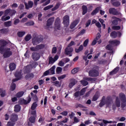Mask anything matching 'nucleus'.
Wrapping results in <instances>:
<instances>
[{"label": "nucleus", "instance_id": "f704fd0d", "mask_svg": "<svg viewBox=\"0 0 126 126\" xmlns=\"http://www.w3.org/2000/svg\"><path fill=\"white\" fill-rule=\"evenodd\" d=\"M32 38V36L30 34H28L25 36V40L26 41V42H28V41L31 40Z\"/></svg>", "mask_w": 126, "mask_h": 126}, {"label": "nucleus", "instance_id": "9b49d317", "mask_svg": "<svg viewBox=\"0 0 126 126\" xmlns=\"http://www.w3.org/2000/svg\"><path fill=\"white\" fill-rule=\"evenodd\" d=\"M87 81H92L93 80V79L91 78H87V77H85L84 78L83 80L81 81V83H82V85L84 86H86V85H88V82Z\"/></svg>", "mask_w": 126, "mask_h": 126}, {"label": "nucleus", "instance_id": "dca6fc26", "mask_svg": "<svg viewBox=\"0 0 126 126\" xmlns=\"http://www.w3.org/2000/svg\"><path fill=\"white\" fill-rule=\"evenodd\" d=\"M55 21V18H51L47 21V28H51L52 27V24H53V22Z\"/></svg>", "mask_w": 126, "mask_h": 126}, {"label": "nucleus", "instance_id": "f257e3e1", "mask_svg": "<svg viewBox=\"0 0 126 126\" xmlns=\"http://www.w3.org/2000/svg\"><path fill=\"white\" fill-rule=\"evenodd\" d=\"M120 100H122V108L126 107V95H125V94L121 93L119 94V97L116 98V100L115 102L112 105V108L113 109V110H115V109H117V108L121 107V102L120 101Z\"/></svg>", "mask_w": 126, "mask_h": 126}, {"label": "nucleus", "instance_id": "5701e85b", "mask_svg": "<svg viewBox=\"0 0 126 126\" xmlns=\"http://www.w3.org/2000/svg\"><path fill=\"white\" fill-rule=\"evenodd\" d=\"M25 4L26 5V9H28L29 8H31V7L33 6V3L32 1H29L28 5L26 3H25Z\"/></svg>", "mask_w": 126, "mask_h": 126}, {"label": "nucleus", "instance_id": "8fccbe9b", "mask_svg": "<svg viewBox=\"0 0 126 126\" xmlns=\"http://www.w3.org/2000/svg\"><path fill=\"white\" fill-rule=\"evenodd\" d=\"M54 6V5H48L47 6H46L44 8V10H49V9H50V8H52V7H53Z\"/></svg>", "mask_w": 126, "mask_h": 126}, {"label": "nucleus", "instance_id": "bf43d9fd", "mask_svg": "<svg viewBox=\"0 0 126 126\" xmlns=\"http://www.w3.org/2000/svg\"><path fill=\"white\" fill-rule=\"evenodd\" d=\"M74 96L76 97V98H77V97H79V96H81V95H80V93H79V92H77L75 93Z\"/></svg>", "mask_w": 126, "mask_h": 126}, {"label": "nucleus", "instance_id": "6e6d98bb", "mask_svg": "<svg viewBox=\"0 0 126 126\" xmlns=\"http://www.w3.org/2000/svg\"><path fill=\"white\" fill-rule=\"evenodd\" d=\"M89 42V39H87L86 40H85L83 43L84 47H87V45H88Z\"/></svg>", "mask_w": 126, "mask_h": 126}, {"label": "nucleus", "instance_id": "4be33fe9", "mask_svg": "<svg viewBox=\"0 0 126 126\" xmlns=\"http://www.w3.org/2000/svg\"><path fill=\"white\" fill-rule=\"evenodd\" d=\"M109 13H110L111 14H114V15H117L119 14V13L115 8H110L109 9Z\"/></svg>", "mask_w": 126, "mask_h": 126}, {"label": "nucleus", "instance_id": "4468645a", "mask_svg": "<svg viewBox=\"0 0 126 126\" xmlns=\"http://www.w3.org/2000/svg\"><path fill=\"white\" fill-rule=\"evenodd\" d=\"M58 59H59V56L58 55H56L54 57V58H53V57H50L49 63L53 64V63H56V62H57V61H58Z\"/></svg>", "mask_w": 126, "mask_h": 126}, {"label": "nucleus", "instance_id": "a211bd4d", "mask_svg": "<svg viewBox=\"0 0 126 126\" xmlns=\"http://www.w3.org/2000/svg\"><path fill=\"white\" fill-rule=\"evenodd\" d=\"M31 101V98H29L28 100H25L24 99H21L20 100L19 103L20 104H24V105H27V104H29V103H30Z\"/></svg>", "mask_w": 126, "mask_h": 126}, {"label": "nucleus", "instance_id": "f03ea898", "mask_svg": "<svg viewBox=\"0 0 126 126\" xmlns=\"http://www.w3.org/2000/svg\"><path fill=\"white\" fill-rule=\"evenodd\" d=\"M3 53L4 58H9L11 56H12L13 53V50L11 47L7 45L3 48ZM3 53L2 54H3Z\"/></svg>", "mask_w": 126, "mask_h": 126}, {"label": "nucleus", "instance_id": "1a4fd4ad", "mask_svg": "<svg viewBox=\"0 0 126 126\" xmlns=\"http://www.w3.org/2000/svg\"><path fill=\"white\" fill-rule=\"evenodd\" d=\"M16 13V11L14 10H11L10 9H6L4 12L5 15H10V16H13Z\"/></svg>", "mask_w": 126, "mask_h": 126}, {"label": "nucleus", "instance_id": "e2e57ef3", "mask_svg": "<svg viewBox=\"0 0 126 126\" xmlns=\"http://www.w3.org/2000/svg\"><path fill=\"white\" fill-rule=\"evenodd\" d=\"M63 61L64 62V63H68L70 60H69V58H64L63 59Z\"/></svg>", "mask_w": 126, "mask_h": 126}, {"label": "nucleus", "instance_id": "79ce46f5", "mask_svg": "<svg viewBox=\"0 0 126 126\" xmlns=\"http://www.w3.org/2000/svg\"><path fill=\"white\" fill-rule=\"evenodd\" d=\"M99 9H100V8L97 7L94 10L92 13V15H95L96 13H98L99 12Z\"/></svg>", "mask_w": 126, "mask_h": 126}, {"label": "nucleus", "instance_id": "37998d69", "mask_svg": "<svg viewBox=\"0 0 126 126\" xmlns=\"http://www.w3.org/2000/svg\"><path fill=\"white\" fill-rule=\"evenodd\" d=\"M16 87V86L15 85V84L12 83V84L11 85V87H10V90L11 91H13L14 90H15Z\"/></svg>", "mask_w": 126, "mask_h": 126}, {"label": "nucleus", "instance_id": "49530a36", "mask_svg": "<svg viewBox=\"0 0 126 126\" xmlns=\"http://www.w3.org/2000/svg\"><path fill=\"white\" fill-rule=\"evenodd\" d=\"M37 103L34 102L32 105L31 110H35V109L37 108Z\"/></svg>", "mask_w": 126, "mask_h": 126}, {"label": "nucleus", "instance_id": "a18cd8bd", "mask_svg": "<svg viewBox=\"0 0 126 126\" xmlns=\"http://www.w3.org/2000/svg\"><path fill=\"white\" fill-rule=\"evenodd\" d=\"M66 77V75L64 74L62 75L61 76H60L58 77V80H62L63 79H64V78H65Z\"/></svg>", "mask_w": 126, "mask_h": 126}, {"label": "nucleus", "instance_id": "412c9836", "mask_svg": "<svg viewBox=\"0 0 126 126\" xmlns=\"http://www.w3.org/2000/svg\"><path fill=\"white\" fill-rule=\"evenodd\" d=\"M32 58L34 61H38L40 59V54L38 53H33Z\"/></svg>", "mask_w": 126, "mask_h": 126}, {"label": "nucleus", "instance_id": "680f3d73", "mask_svg": "<svg viewBox=\"0 0 126 126\" xmlns=\"http://www.w3.org/2000/svg\"><path fill=\"white\" fill-rule=\"evenodd\" d=\"M30 50L32 52H36V51H37L36 47H31Z\"/></svg>", "mask_w": 126, "mask_h": 126}, {"label": "nucleus", "instance_id": "2f4dec72", "mask_svg": "<svg viewBox=\"0 0 126 126\" xmlns=\"http://www.w3.org/2000/svg\"><path fill=\"white\" fill-rule=\"evenodd\" d=\"M103 123L104 124H117V122L116 121H107L103 120L102 121Z\"/></svg>", "mask_w": 126, "mask_h": 126}, {"label": "nucleus", "instance_id": "20e7f679", "mask_svg": "<svg viewBox=\"0 0 126 126\" xmlns=\"http://www.w3.org/2000/svg\"><path fill=\"white\" fill-rule=\"evenodd\" d=\"M118 45H120V41L118 40H112L109 42V45H108L106 46L107 50H109V51H111L113 46H118Z\"/></svg>", "mask_w": 126, "mask_h": 126}, {"label": "nucleus", "instance_id": "c756f323", "mask_svg": "<svg viewBox=\"0 0 126 126\" xmlns=\"http://www.w3.org/2000/svg\"><path fill=\"white\" fill-rule=\"evenodd\" d=\"M34 77V75L33 73H28L27 75L26 76V78L27 79H31Z\"/></svg>", "mask_w": 126, "mask_h": 126}, {"label": "nucleus", "instance_id": "864d4df0", "mask_svg": "<svg viewBox=\"0 0 126 126\" xmlns=\"http://www.w3.org/2000/svg\"><path fill=\"white\" fill-rule=\"evenodd\" d=\"M64 62L63 61V59L60 61L58 63V65H59V66H63V65H64Z\"/></svg>", "mask_w": 126, "mask_h": 126}, {"label": "nucleus", "instance_id": "cd10ccee", "mask_svg": "<svg viewBox=\"0 0 126 126\" xmlns=\"http://www.w3.org/2000/svg\"><path fill=\"white\" fill-rule=\"evenodd\" d=\"M21 110V107L19 105H16L14 106V111L16 113L19 112Z\"/></svg>", "mask_w": 126, "mask_h": 126}, {"label": "nucleus", "instance_id": "0eeeda50", "mask_svg": "<svg viewBox=\"0 0 126 126\" xmlns=\"http://www.w3.org/2000/svg\"><path fill=\"white\" fill-rule=\"evenodd\" d=\"M63 24L66 27L69 25V17L68 15H65L63 18Z\"/></svg>", "mask_w": 126, "mask_h": 126}, {"label": "nucleus", "instance_id": "c03bdc74", "mask_svg": "<svg viewBox=\"0 0 126 126\" xmlns=\"http://www.w3.org/2000/svg\"><path fill=\"white\" fill-rule=\"evenodd\" d=\"M99 21L100 22V23H101L103 29H105V28H106V25H105V24H104V22H105L104 21V20H103L102 19H99Z\"/></svg>", "mask_w": 126, "mask_h": 126}, {"label": "nucleus", "instance_id": "6e6552de", "mask_svg": "<svg viewBox=\"0 0 126 126\" xmlns=\"http://www.w3.org/2000/svg\"><path fill=\"white\" fill-rule=\"evenodd\" d=\"M89 74L90 76H92L93 77L98 76V75H99V71L98 69H93L89 71Z\"/></svg>", "mask_w": 126, "mask_h": 126}, {"label": "nucleus", "instance_id": "9d476101", "mask_svg": "<svg viewBox=\"0 0 126 126\" xmlns=\"http://www.w3.org/2000/svg\"><path fill=\"white\" fill-rule=\"evenodd\" d=\"M7 42H6V41H5V40H0V46H1V47H0V52L1 53V54H2L3 53V48H4V46H5V45H7Z\"/></svg>", "mask_w": 126, "mask_h": 126}, {"label": "nucleus", "instance_id": "052dcab7", "mask_svg": "<svg viewBox=\"0 0 126 126\" xmlns=\"http://www.w3.org/2000/svg\"><path fill=\"white\" fill-rule=\"evenodd\" d=\"M112 29L114 30H120L121 29V27L117 26H114L112 27Z\"/></svg>", "mask_w": 126, "mask_h": 126}, {"label": "nucleus", "instance_id": "39448f33", "mask_svg": "<svg viewBox=\"0 0 126 126\" xmlns=\"http://www.w3.org/2000/svg\"><path fill=\"white\" fill-rule=\"evenodd\" d=\"M17 121V116L15 114H13L11 116V122H8L7 126H14L15 125L14 122Z\"/></svg>", "mask_w": 126, "mask_h": 126}, {"label": "nucleus", "instance_id": "3c124183", "mask_svg": "<svg viewBox=\"0 0 126 126\" xmlns=\"http://www.w3.org/2000/svg\"><path fill=\"white\" fill-rule=\"evenodd\" d=\"M60 5H61V4L60 3H58L53 8H52V11L57 10V9L60 7Z\"/></svg>", "mask_w": 126, "mask_h": 126}, {"label": "nucleus", "instance_id": "ddd939ff", "mask_svg": "<svg viewBox=\"0 0 126 126\" xmlns=\"http://www.w3.org/2000/svg\"><path fill=\"white\" fill-rule=\"evenodd\" d=\"M15 79H13V82H15V81H18V80H19V79H21L22 76V74H21V72H16L15 73Z\"/></svg>", "mask_w": 126, "mask_h": 126}, {"label": "nucleus", "instance_id": "0e129e2a", "mask_svg": "<svg viewBox=\"0 0 126 126\" xmlns=\"http://www.w3.org/2000/svg\"><path fill=\"white\" fill-rule=\"evenodd\" d=\"M90 24H91V20H89L86 24V27H88V26H89V25H90Z\"/></svg>", "mask_w": 126, "mask_h": 126}, {"label": "nucleus", "instance_id": "13d9d810", "mask_svg": "<svg viewBox=\"0 0 126 126\" xmlns=\"http://www.w3.org/2000/svg\"><path fill=\"white\" fill-rule=\"evenodd\" d=\"M87 88H83L80 92V95H83L85 92H86Z\"/></svg>", "mask_w": 126, "mask_h": 126}, {"label": "nucleus", "instance_id": "7c9ffc66", "mask_svg": "<svg viewBox=\"0 0 126 126\" xmlns=\"http://www.w3.org/2000/svg\"><path fill=\"white\" fill-rule=\"evenodd\" d=\"M79 71V68L78 67L74 68L71 70V73H72V74H75V73H77V72H78Z\"/></svg>", "mask_w": 126, "mask_h": 126}, {"label": "nucleus", "instance_id": "423d86ee", "mask_svg": "<svg viewBox=\"0 0 126 126\" xmlns=\"http://www.w3.org/2000/svg\"><path fill=\"white\" fill-rule=\"evenodd\" d=\"M100 38H101V34L98 33L96 34L95 38H94V39L92 43V45L94 46V45H96V44H97V42L98 43V44H101L102 40H101V39H100Z\"/></svg>", "mask_w": 126, "mask_h": 126}, {"label": "nucleus", "instance_id": "a878e982", "mask_svg": "<svg viewBox=\"0 0 126 126\" xmlns=\"http://www.w3.org/2000/svg\"><path fill=\"white\" fill-rule=\"evenodd\" d=\"M9 68L11 71L14 70V69L16 68V64H15L14 63H11L9 64Z\"/></svg>", "mask_w": 126, "mask_h": 126}, {"label": "nucleus", "instance_id": "e433bc0d", "mask_svg": "<svg viewBox=\"0 0 126 126\" xmlns=\"http://www.w3.org/2000/svg\"><path fill=\"white\" fill-rule=\"evenodd\" d=\"M0 95L1 97H4L5 96V91L2 90V89H0Z\"/></svg>", "mask_w": 126, "mask_h": 126}, {"label": "nucleus", "instance_id": "a19ab883", "mask_svg": "<svg viewBox=\"0 0 126 126\" xmlns=\"http://www.w3.org/2000/svg\"><path fill=\"white\" fill-rule=\"evenodd\" d=\"M54 85L56 86L57 87H61L62 86V84L60 83V82L56 81L54 82H53Z\"/></svg>", "mask_w": 126, "mask_h": 126}, {"label": "nucleus", "instance_id": "c9c22d12", "mask_svg": "<svg viewBox=\"0 0 126 126\" xmlns=\"http://www.w3.org/2000/svg\"><path fill=\"white\" fill-rule=\"evenodd\" d=\"M36 47L37 51H39V50H42V49H44V48H45V45L41 44L37 45Z\"/></svg>", "mask_w": 126, "mask_h": 126}, {"label": "nucleus", "instance_id": "ea45409f", "mask_svg": "<svg viewBox=\"0 0 126 126\" xmlns=\"http://www.w3.org/2000/svg\"><path fill=\"white\" fill-rule=\"evenodd\" d=\"M82 9H83V14L84 15L86 12H87V7L85 5H83L82 6Z\"/></svg>", "mask_w": 126, "mask_h": 126}, {"label": "nucleus", "instance_id": "7ed1b4c3", "mask_svg": "<svg viewBox=\"0 0 126 126\" xmlns=\"http://www.w3.org/2000/svg\"><path fill=\"white\" fill-rule=\"evenodd\" d=\"M75 43L73 41H71V42L68 45L67 47L65 50V54L67 55L69 57H71L72 56V52H73V48L71 47Z\"/></svg>", "mask_w": 126, "mask_h": 126}, {"label": "nucleus", "instance_id": "774afa93", "mask_svg": "<svg viewBox=\"0 0 126 126\" xmlns=\"http://www.w3.org/2000/svg\"><path fill=\"white\" fill-rule=\"evenodd\" d=\"M117 126H126V123H119L117 124Z\"/></svg>", "mask_w": 126, "mask_h": 126}, {"label": "nucleus", "instance_id": "de8ad7c7", "mask_svg": "<svg viewBox=\"0 0 126 126\" xmlns=\"http://www.w3.org/2000/svg\"><path fill=\"white\" fill-rule=\"evenodd\" d=\"M25 35V32H20L18 33L19 37H23Z\"/></svg>", "mask_w": 126, "mask_h": 126}, {"label": "nucleus", "instance_id": "338daca9", "mask_svg": "<svg viewBox=\"0 0 126 126\" xmlns=\"http://www.w3.org/2000/svg\"><path fill=\"white\" fill-rule=\"evenodd\" d=\"M126 118L125 117H122L121 118H120L119 119V122H125L126 121Z\"/></svg>", "mask_w": 126, "mask_h": 126}, {"label": "nucleus", "instance_id": "5fc2aeb1", "mask_svg": "<svg viewBox=\"0 0 126 126\" xmlns=\"http://www.w3.org/2000/svg\"><path fill=\"white\" fill-rule=\"evenodd\" d=\"M98 98H99V94H98V93H96L94 96L93 100V101H96L97 99H98Z\"/></svg>", "mask_w": 126, "mask_h": 126}, {"label": "nucleus", "instance_id": "393cba45", "mask_svg": "<svg viewBox=\"0 0 126 126\" xmlns=\"http://www.w3.org/2000/svg\"><path fill=\"white\" fill-rule=\"evenodd\" d=\"M55 69H56V66L53 65L49 70H48L50 75L55 74Z\"/></svg>", "mask_w": 126, "mask_h": 126}, {"label": "nucleus", "instance_id": "4c0bfd02", "mask_svg": "<svg viewBox=\"0 0 126 126\" xmlns=\"http://www.w3.org/2000/svg\"><path fill=\"white\" fill-rule=\"evenodd\" d=\"M24 94V92H20L16 94V96L18 98H20V97H22V96H23Z\"/></svg>", "mask_w": 126, "mask_h": 126}, {"label": "nucleus", "instance_id": "c85d7f7f", "mask_svg": "<svg viewBox=\"0 0 126 126\" xmlns=\"http://www.w3.org/2000/svg\"><path fill=\"white\" fill-rule=\"evenodd\" d=\"M118 71H119V67H117L112 71L110 72V75H113L114 74H116V73H117V72H118Z\"/></svg>", "mask_w": 126, "mask_h": 126}, {"label": "nucleus", "instance_id": "b1692460", "mask_svg": "<svg viewBox=\"0 0 126 126\" xmlns=\"http://www.w3.org/2000/svg\"><path fill=\"white\" fill-rule=\"evenodd\" d=\"M105 104H106L107 107H110V105H111V103H110L109 102H106L105 101L102 100L99 103V106L100 107H103V106H104Z\"/></svg>", "mask_w": 126, "mask_h": 126}, {"label": "nucleus", "instance_id": "58836bf2", "mask_svg": "<svg viewBox=\"0 0 126 126\" xmlns=\"http://www.w3.org/2000/svg\"><path fill=\"white\" fill-rule=\"evenodd\" d=\"M11 21H7L4 23V25L5 27H9L10 26H11Z\"/></svg>", "mask_w": 126, "mask_h": 126}, {"label": "nucleus", "instance_id": "2eb2a0df", "mask_svg": "<svg viewBox=\"0 0 126 126\" xmlns=\"http://www.w3.org/2000/svg\"><path fill=\"white\" fill-rule=\"evenodd\" d=\"M42 40V38L40 39V37H35L32 39V44L33 45H37V44H39Z\"/></svg>", "mask_w": 126, "mask_h": 126}, {"label": "nucleus", "instance_id": "f8f14e48", "mask_svg": "<svg viewBox=\"0 0 126 126\" xmlns=\"http://www.w3.org/2000/svg\"><path fill=\"white\" fill-rule=\"evenodd\" d=\"M54 28L56 30L58 29V30H60L61 28V20L59 18H57L55 22Z\"/></svg>", "mask_w": 126, "mask_h": 126}, {"label": "nucleus", "instance_id": "bb28decb", "mask_svg": "<svg viewBox=\"0 0 126 126\" xmlns=\"http://www.w3.org/2000/svg\"><path fill=\"white\" fill-rule=\"evenodd\" d=\"M79 22V21L78 20H75L74 22H73L70 25V28L71 29H73L74 27H75V26L77 24H78V23Z\"/></svg>", "mask_w": 126, "mask_h": 126}, {"label": "nucleus", "instance_id": "f3484780", "mask_svg": "<svg viewBox=\"0 0 126 126\" xmlns=\"http://www.w3.org/2000/svg\"><path fill=\"white\" fill-rule=\"evenodd\" d=\"M121 35H122V33L120 32H111V33L110 34V36L111 37H112V38H116L117 36H119V37H121Z\"/></svg>", "mask_w": 126, "mask_h": 126}, {"label": "nucleus", "instance_id": "72a5a7b5", "mask_svg": "<svg viewBox=\"0 0 126 126\" xmlns=\"http://www.w3.org/2000/svg\"><path fill=\"white\" fill-rule=\"evenodd\" d=\"M10 19V17L9 16L5 17V16H3L1 17V20L2 21H6V20H9Z\"/></svg>", "mask_w": 126, "mask_h": 126}, {"label": "nucleus", "instance_id": "6ab92c4d", "mask_svg": "<svg viewBox=\"0 0 126 126\" xmlns=\"http://www.w3.org/2000/svg\"><path fill=\"white\" fill-rule=\"evenodd\" d=\"M119 21H121V19H120L116 17H113L112 24L113 25H118V23H119Z\"/></svg>", "mask_w": 126, "mask_h": 126}, {"label": "nucleus", "instance_id": "aec40b11", "mask_svg": "<svg viewBox=\"0 0 126 126\" xmlns=\"http://www.w3.org/2000/svg\"><path fill=\"white\" fill-rule=\"evenodd\" d=\"M77 83V82L75 79H72L71 80V82L69 83L68 87L69 88H72V87H73Z\"/></svg>", "mask_w": 126, "mask_h": 126}, {"label": "nucleus", "instance_id": "603ef678", "mask_svg": "<svg viewBox=\"0 0 126 126\" xmlns=\"http://www.w3.org/2000/svg\"><path fill=\"white\" fill-rule=\"evenodd\" d=\"M35 121V117H31L29 118L30 123L33 124Z\"/></svg>", "mask_w": 126, "mask_h": 126}, {"label": "nucleus", "instance_id": "473e14b6", "mask_svg": "<svg viewBox=\"0 0 126 126\" xmlns=\"http://www.w3.org/2000/svg\"><path fill=\"white\" fill-rule=\"evenodd\" d=\"M63 71V68L61 67H57L56 68V73L60 74Z\"/></svg>", "mask_w": 126, "mask_h": 126}, {"label": "nucleus", "instance_id": "69168bd1", "mask_svg": "<svg viewBox=\"0 0 126 126\" xmlns=\"http://www.w3.org/2000/svg\"><path fill=\"white\" fill-rule=\"evenodd\" d=\"M113 3L115 6H119L121 5V3H120L119 2H114Z\"/></svg>", "mask_w": 126, "mask_h": 126}, {"label": "nucleus", "instance_id": "4d7b16f0", "mask_svg": "<svg viewBox=\"0 0 126 126\" xmlns=\"http://www.w3.org/2000/svg\"><path fill=\"white\" fill-rule=\"evenodd\" d=\"M44 120H45V119L44 118V117L41 116L39 119L38 120V122L39 123H40V124H43V123H44Z\"/></svg>", "mask_w": 126, "mask_h": 126}, {"label": "nucleus", "instance_id": "09e8293b", "mask_svg": "<svg viewBox=\"0 0 126 126\" xmlns=\"http://www.w3.org/2000/svg\"><path fill=\"white\" fill-rule=\"evenodd\" d=\"M34 25V22L30 21L25 24L26 26H32Z\"/></svg>", "mask_w": 126, "mask_h": 126}]
</instances>
